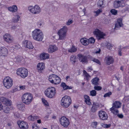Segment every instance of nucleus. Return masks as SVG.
<instances>
[{
	"label": "nucleus",
	"instance_id": "nucleus-34",
	"mask_svg": "<svg viewBox=\"0 0 129 129\" xmlns=\"http://www.w3.org/2000/svg\"><path fill=\"white\" fill-rule=\"evenodd\" d=\"M39 118V117L37 116H33L32 115L29 116L28 117V120L31 121H34Z\"/></svg>",
	"mask_w": 129,
	"mask_h": 129
},
{
	"label": "nucleus",
	"instance_id": "nucleus-4",
	"mask_svg": "<svg viewBox=\"0 0 129 129\" xmlns=\"http://www.w3.org/2000/svg\"><path fill=\"white\" fill-rule=\"evenodd\" d=\"M3 82L4 86L8 89L12 87L13 84V80L9 76L5 77L3 79Z\"/></svg>",
	"mask_w": 129,
	"mask_h": 129
},
{
	"label": "nucleus",
	"instance_id": "nucleus-16",
	"mask_svg": "<svg viewBox=\"0 0 129 129\" xmlns=\"http://www.w3.org/2000/svg\"><path fill=\"white\" fill-rule=\"evenodd\" d=\"M17 123L20 128L21 129H26L28 128V124L25 122L18 121Z\"/></svg>",
	"mask_w": 129,
	"mask_h": 129
},
{
	"label": "nucleus",
	"instance_id": "nucleus-32",
	"mask_svg": "<svg viewBox=\"0 0 129 129\" xmlns=\"http://www.w3.org/2000/svg\"><path fill=\"white\" fill-rule=\"evenodd\" d=\"M77 60V59L75 55H72L70 58V61L72 63H75Z\"/></svg>",
	"mask_w": 129,
	"mask_h": 129
},
{
	"label": "nucleus",
	"instance_id": "nucleus-29",
	"mask_svg": "<svg viewBox=\"0 0 129 129\" xmlns=\"http://www.w3.org/2000/svg\"><path fill=\"white\" fill-rule=\"evenodd\" d=\"M110 110L111 112L115 115H117L118 113V110L116 108L112 107L110 109Z\"/></svg>",
	"mask_w": 129,
	"mask_h": 129
},
{
	"label": "nucleus",
	"instance_id": "nucleus-51",
	"mask_svg": "<svg viewBox=\"0 0 129 129\" xmlns=\"http://www.w3.org/2000/svg\"><path fill=\"white\" fill-rule=\"evenodd\" d=\"M51 129H59V127L57 125H53L51 126Z\"/></svg>",
	"mask_w": 129,
	"mask_h": 129
},
{
	"label": "nucleus",
	"instance_id": "nucleus-54",
	"mask_svg": "<svg viewBox=\"0 0 129 129\" xmlns=\"http://www.w3.org/2000/svg\"><path fill=\"white\" fill-rule=\"evenodd\" d=\"M73 21L71 20H69L66 23V24L67 25H69L73 22Z\"/></svg>",
	"mask_w": 129,
	"mask_h": 129
},
{
	"label": "nucleus",
	"instance_id": "nucleus-35",
	"mask_svg": "<svg viewBox=\"0 0 129 129\" xmlns=\"http://www.w3.org/2000/svg\"><path fill=\"white\" fill-rule=\"evenodd\" d=\"M83 75L85 76L86 80L88 81L90 78V76L87 73L86 71L84 70L83 71Z\"/></svg>",
	"mask_w": 129,
	"mask_h": 129
},
{
	"label": "nucleus",
	"instance_id": "nucleus-9",
	"mask_svg": "<svg viewBox=\"0 0 129 129\" xmlns=\"http://www.w3.org/2000/svg\"><path fill=\"white\" fill-rule=\"evenodd\" d=\"M28 9L31 13L35 14H39L41 11L40 7L37 5H36L34 6H30L28 7Z\"/></svg>",
	"mask_w": 129,
	"mask_h": 129
},
{
	"label": "nucleus",
	"instance_id": "nucleus-14",
	"mask_svg": "<svg viewBox=\"0 0 129 129\" xmlns=\"http://www.w3.org/2000/svg\"><path fill=\"white\" fill-rule=\"evenodd\" d=\"M98 115L101 119L103 120H107L108 116L106 113L104 111H100L98 112Z\"/></svg>",
	"mask_w": 129,
	"mask_h": 129
},
{
	"label": "nucleus",
	"instance_id": "nucleus-59",
	"mask_svg": "<svg viewBox=\"0 0 129 129\" xmlns=\"http://www.w3.org/2000/svg\"><path fill=\"white\" fill-rule=\"evenodd\" d=\"M42 23L41 22H38L37 25L38 27H40L42 25Z\"/></svg>",
	"mask_w": 129,
	"mask_h": 129
},
{
	"label": "nucleus",
	"instance_id": "nucleus-33",
	"mask_svg": "<svg viewBox=\"0 0 129 129\" xmlns=\"http://www.w3.org/2000/svg\"><path fill=\"white\" fill-rule=\"evenodd\" d=\"M121 104L118 102L116 101L113 104L112 107L116 108H119L120 107Z\"/></svg>",
	"mask_w": 129,
	"mask_h": 129
},
{
	"label": "nucleus",
	"instance_id": "nucleus-31",
	"mask_svg": "<svg viewBox=\"0 0 129 129\" xmlns=\"http://www.w3.org/2000/svg\"><path fill=\"white\" fill-rule=\"evenodd\" d=\"M61 85L64 90L67 89H70L72 88V87L71 86H67L66 84L64 82H62L61 83Z\"/></svg>",
	"mask_w": 129,
	"mask_h": 129
},
{
	"label": "nucleus",
	"instance_id": "nucleus-6",
	"mask_svg": "<svg viewBox=\"0 0 129 129\" xmlns=\"http://www.w3.org/2000/svg\"><path fill=\"white\" fill-rule=\"evenodd\" d=\"M28 71L24 68H21L17 69L16 74L17 75L23 78H24L28 76Z\"/></svg>",
	"mask_w": 129,
	"mask_h": 129
},
{
	"label": "nucleus",
	"instance_id": "nucleus-58",
	"mask_svg": "<svg viewBox=\"0 0 129 129\" xmlns=\"http://www.w3.org/2000/svg\"><path fill=\"white\" fill-rule=\"evenodd\" d=\"M92 70V69L91 67H88L87 69V70L88 72H91Z\"/></svg>",
	"mask_w": 129,
	"mask_h": 129
},
{
	"label": "nucleus",
	"instance_id": "nucleus-28",
	"mask_svg": "<svg viewBox=\"0 0 129 129\" xmlns=\"http://www.w3.org/2000/svg\"><path fill=\"white\" fill-rule=\"evenodd\" d=\"M9 10L12 12H16L17 10V8L16 5L13 6L12 7H10L8 8Z\"/></svg>",
	"mask_w": 129,
	"mask_h": 129
},
{
	"label": "nucleus",
	"instance_id": "nucleus-12",
	"mask_svg": "<svg viewBox=\"0 0 129 129\" xmlns=\"http://www.w3.org/2000/svg\"><path fill=\"white\" fill-rule=\"evenodd\" d=\"M94 35H96L97 38L98 40L104 38V36H105V34L101 32L98 29H96L93 32Z\"/></svg>",
	"mask_w": 129,
	"mask_h": 129
},
{
	"label": "nucleus",
	"instance_id": "nucleus-21",
	"mask_svg": "<svg viewBox=\"0 0 129 129\" xmlns=\"http://www.w3.org/2000/svg\"><path fill=\"white\" fill-rule=\"evenodd\" d=\"M58 49L57 47L55 45H50L48 49V52L49 53L54 52Z\"/></svg>",
	"mask_w": 129,
	"mask_h": 129
},
{
	"label": "nucleus",
	"instance_id": "nucleus-7",
	"mask_svg": "<svg viewBox=\"0 0 129 129\" xmlns=\"http://www.w3.org/2000/svg\"><path fill=\"white\" fill-rule=\"evenodd\" d=\"M68 28L66 26H64L59 29L57 34L59 36V40H64L66 38Z\"/></svg>",
	"mask_w": 129,
	"mask_h": 129
},
{
	"label": "nucleus",
	"instance_id": "nucleus-10",
	"mask_svg": "<svg viewBox=\"0 0 129 129\" xmlns=\"http://www.w3.org/2000/svg\"><path fill=\"white\" fill-rule=\"evenodd\" d=\"M77 55L80 62L83 64L87 63L88 60L91 58V56L89 55L85 56L81 54H79Z\"/></svg>",
	"mask_w": 129,
	"mask_h": 129
},
{
	"label": "nucleus",
	"instance_id": "nucleus-46",
	"mask_svg": "<svg viewBox=\"0 0 129 129\" xmlns=\"http://www.w3.org/2000/svg\"><path fill=\"white\" fill-rule=\"evenodd\" d=\"M110 12L112 14L114 15H116L117 14V11L115 9H113L110 10Z\"/></svg>",
	"mask_w": 129,
	"mask_h": 129
},
{
	"label": "nucleus",
	"instance_id": "nucleus-24",
	"mask_svg": "<svg viewBox=\"0 0 129 129\" xmlns=\"http://www.w3.org/2000/svg\"><path fill=\"white\" fill-rule=\"evenodd\" d=\"M17 107L19 110L23 111L25 110V105L22 103H20L17 105Z\"/></svg>",
	"mask_w": 129,
	"mask_h": 129
},
{
	"label": "nucleus",
	"instance_id": "nucleus-17",
	"mask_svg": "<svg viewBox=\"0 0 129 129\" xmlns=\"http://www.w3.org/2000/svg\"><path fill=\"white\" fill-rule=\"evenodd\" d=\"M8 53V51L7 48L4 47L0 48V55L2 56H6Z\"/></svg>",
	"mask_w": 129,
	"mask_h": 129
},
{
	"label": "nucleus",
	"instance_id": "nucleus-42",
	"mask_svg": "<svg viewBox=\"0 0 129 129\" xmlns=\"http://www.w3.org/2000/svg\"><path fill=\"white\" fill-rule=\"evenodd\" d=\"M98 124V122L96 121H94L92 122L91 125V126L93 128H96Z\"/></svg>",
	"mask_w": 129,
	"mask_h": 129
},
{
	"label": "nucleus",
	"instance_id": "nucleus-56",
	"mask_svg": "<svg viewBox=\"0 0 129 129\" xmlns=\"http://www.w3.org/2000/svg\"><path fill=\"white\" fill-rule=\"evenodd\" d=\"M117 115L119 118H122L123 117V115L122 114H118V113Z\"/></svg>",
	"mask_w": 129,
	"mask_h": 129
},
{
	"label": "nucleus",
	"instance_id": "nucleus-43",
	"mask_svg": "<svg viewBox=\"0 0 129 129\" xmlns=\"http://www.w3.org/2000/svg\"><path fill=\"white\" fill-rule=\"evenodd\" d=\"M16 59V62H20L22 60H23V58L21 56L17 57Z\"/></svg>",
	"mask_w": 129,
	"mask_h": 129
},
{
	"label": "nucleus",
	"instance_id": "nucleus-11",
	"mask_svg": "<svg viewBox=\"0 0 129 129\" xmlns=\"http://www.w3.org/2000/svg\"><path fill=\"white\" fill-rule=\"evenodd\" d=\"M59 122L62 126L64 127H67L70 123L69 119L66 117L63 116L59 119Z\"/></svg>",
	"mask_w": 129,
	"mask_h": 129
},
{
	"label": "nucleus",
	"instance_id": "nucleus-60",
	"mask_svg": "<svg viewBox=\"0 0 129 129\" xmlns=\"http://www.w3.org/2000/svg\"><path fill=\"white\" fill-rule=\"evenodd\" d=\"M101 125L103 127L106 128V124L101 123Z\"/></svg>",
	"mask_w": 129,
	"mask_h": 129
},
{
	"label": "nucleus",
	"instance_id": "nucleus-37",
	"mask_svg": "<svg viewBox=\"0 0 129 129\" xmlns=\"http://www.w3.org/2000/svg\"><path fill=\"white\" fill-rule=\"evenodd\" d=\"M102 12V10L101 9H99L95 11H93V13H94V15L95 16H98Z\"/></svg>",
	"mask_w": 129,
	"mask_h": 129
},
{
	"label": "nucleus",
	"instance_id": "nucleus-3",
	"mask_svg": "<svg viewBox=\"0 0 129 129\" xmlns=\"http://www.w3.org/2000/svg\"><path fill=\"white\" fill-rule=\"evenodd\" d=\"M72 103L71 98L67 95L64 96L62 99L60 101L61 106L65 108L68 107Z\"/></svg>",
	"mask_w": 129,
	"mask_h": 129
},
{
	"label": "nucleus",
	"instance_id": "nucleus-57",
	"mask_svg": "<svg viewBox=\"0 0 129 129\" xmlns=\"http://www.w3.org/2000/svg\"><path fill=\"white\" fill-rule=\"evenodd\" d=\"M20 90H24L25 88V86L24 85L20 86L19 87Z\"/></svg>",
	"mask_w": 129,
	"mask_h": 129
},
{
	"label": "nucleus",
	"instance_id": "nucleus-55",
	"mask_svg": "<svg viewBox=\"0 0 129 129\" xmlns=\"http://www.w3.org/2000/svg\"><path fill=\"white\" fill-rule=\"evenodd\" d=\"M32 128L33 129H38L39 127L37 126L36 125L34 124L32 126Z\"/></svg>",
	"mask_w": 129,
	"mask_h": 129
},
{
	"label": "nucleus",
	"instance_id": "nucleus-53",
	"mask_svg": "<svg viewBox=\"0 0 129 129\" xmlns=\"http://www.w3.org/2000/svg\"><path fill=\"white\" fill-rule=\"evenodd\" d=\"M106 46L108 49H112V46L111 44L110 43H108L106 45Z\"/></svg>",
	"mask_w": 129,
	"mask_h": 129
},
{
	"label": "nucleus",
	"instance_id": "nucleus-20",
	"mask_svg": "<svg viewBox=\"0 0 129 129\" xmlns=\"http://www.w3.org/2000/svg\"><path fill=\"white\" fill-rule=\"evenodd\" d=\"M105 60L106 64L110 65L114 61V59L112 57L108 56L105 57Z\"/></svg>",
	"mask_w": 129,
	"mask_h": 129
},
{
	"label": "nucleus",
	"instance_id": "nucleus-19",
	"mask_svg": "<svg viewBox=\"0 0 129 129\" xmlns=\"http://www.w3.org/2000/svg\"><path fill=\"white\" fill-rule=\"evenodd\" d=\"M23 44L25 47L29 49H32L34 48V46L31 42L28 40H25L23 42Z\"/></svg>",
	"mask_w": 129,
	"mask_h": 129
},
{
	"label": "nucleus",
	"instance_id": "nucleus-38",
	"mask_svg": "<svg viewBox=\"0 0 129 129\" xmlns=\"http://www.w3.org/2000/svg\"><path fill=\"white\" fill-rule=\"evenodd\" d=\"M77 49L76 47L73 46L71 48L68 50V52L71 53L77 51Z\"/></svg>",
	"mask_w": 129,
	"mask_h": 129
},
{
	"label": "nucleus",
	"instance_id": "nucleus-25",
	"mask_svg": "<svg viewBox=\"0 0 129 129\" xmlns=\"http://www.w3.org/2000/svg\"><path fill=\"white\" fill-rule=\"evenodd\" d=\"M49 57V54L48 53H43L40 55V58L41 60H45Z\"/></svg>",
	"mask_w": 129,
	"mask_h": 129
},
{
	"label": "nucleus",
	"instance_id": "nucleus-40",
	"mask_svg": "<svg viewBox=\"0 0 129 129\" xmlns=\"http://www.w3.org/2000/svg\"><path fill=\"white\" fill-rule=\"evenodd\" d=\"M103 0H99L97 3L98 7H103Z\"/></svg>",
	"mask_w": 129,
	"mask_h": 129
},
{
	"label": "nucleus",
	"instance_id": "nucleus-62",
	"mask_svg": "<svg viewBox=\"0 0 129 129\" xmlns=\"http://www.w3.org/2000/svg\"><path fill=\"white\" fill-rule=\"evenodd\" d=\"M111 126V125L110 124H106V128H108L110 127Z\"/></svg>",
	"mask_w": 129,
	"mask_h": 129
},
{
	"label": "nucleus",
	"instance_id": "nucleus-63",
	"mask_svg": "<svg viewBox=\"0 0 129 129\" xmlns=\"http://www.w3.org/2000/svg\"><path fill=\"white\" fill-rule=\"evenodd\" d=\"M49 117V115H46L45 117V118L46 120H47Z\"/></svg>",
	"mask_w": 129,
	"mask_h": 129
},
{
	"label": "nucleus",
	"instance_id": "nucleus-64",
	"mask_svg": "<svg viewBox=\"0 0 129 129\" xmlns=\"http://www.w3.org/2000/svg\"><path fill=\"white\" fill-rule=\"evenodd\" d=\"M101 51V50L100 49H99L98 51H96L95 53L97 54V53H100V52Z\"/></svg>",
	"mask_w": 129,
	"mask_h": 129
},
{
	"label": "nucleus",
	"instance_id": "nucleus-52",
	"mask_svg": "<svg viewBox=\"0 0 129 129\" xmlns=\"http://www.w3.org/2000/svg\"><path fill=\"white\" fill-rule=\"evenodd\" d=\"M94 62L96 63L99 64H101L100 61L98 59L96 58H93V59H92Z\"/></svg>",
	"mask_w": 129,
	"mask_h": 129
},
{
	"label": "nucleus",
	"instance_id": "nucleus-2",
	"mask_svg": "<svg viewBox=\"0 0 129 129\" xmlns=\"http://www.w3.org/2000/svg\"><path fill=\"white\" fill-rule=\"evenodd\" d=\"M32 35L33 38L38 41H42L44 37L43 34L41 30L36 29L32 32Z\"/></svg>",
	"mask_w": 129,
	"mask_h": 129
},
{
	"label": "nucleus",
	"instance_id": "nucleus-45",
	"mask_svg": "<svg viewBox=\"0 0 129 129\" xmlns=\"http://www.w3.org/2000/svg\"><path fill=\"white\" fill-rule=\"evenodd\" d=\"M96 92L95 90H92L90 92V95L92 96H96Z\"/></svg>",
	"mask_w": 129,
	"mask_h": 129
},
{
	"label": "nucleus",
	"instance_id": "nucleus-23",
	"mask_svg": "<svg viewBox=\"0 0 129 129\" xmlns=\"http://www.w3.org/2000/svg\"><path fill=\"white\" fill-rule=\"evenodd\" d=\"M1 100L4 104L8 106H10L11 104V102L6 98L4 97L1 98Z\"/></svg>",
	"mask_w": 129,
	"mask_h": 129
},
{
	"label": "nucleus",
	"instance_id": "nucleus-22",
	"mask_svg": "<svg viewBox=\"0 0 129 129\" xmlns=\"http://www.w3.org/2000/svg\"><path fill=\"white\" fill-rule=\"evenodd\" d=\"M45 69V65L44 63H39L37 66V69L39 72H41Z\"/></svg>",
	"mask_w": 129,
	"mask_h": 129
},
{
	"label": "nucleus",
	"instance_id": "nucleus-30",
	"mask_svg": "<svg viewBox=\"0 0 129 129\" xmlns=\"http://www.w3.org/2000/svg\"><path fill=\"white\" fill-rule=\"evenodd\" d=\"M80 41L81 43L84 45H87L89 44L88 39L86 38H82Z\"/></svg>",
	"mask_w": 129,
	"mask_h": 129
},
{
	"label": "nucleus",
	"instance_id": "nucleus-47",
	"mask_svg": "<svg viewBox=\"0 0 129 129\" xmlns=\"http://www.w3.org/2000/svg\"><path fill=\"white\" fill-rule=\"evenodd\" d=\"M88 40L89 44L94 43L95 42V40L93 37L90 38Z\"/></svg>",
	"mask_w": 129,
	"mask_h": 129
},
{
	"label": "nucleus",
	"instance_id": "nucleus-41",
	"mask_svg": "<svg viewBox=\"0 0 129 129\" xmlns=\"http://www.w3.org/2000/svg\"><path fill=\"white\" fill-rule=\"evenodd\" d=\"M20 17L18 15L15 16L13 18L12 21L13 22H17L19 20Z\"/></svg>",
	"mask_w": 129,
	"mask_h": 129
},
{
	"label": "nucleus",
	"instance_id": "nucleus-26",
	"mask_svg": "<svg viewBox=\"0 0 129 129\" xmlns=\"http://www.w3.org/2000/svg\"><path fill=\"white\" fill-rule=\"evenodd\" d=\"M99 107L98 105L95 103H94L91 109V111L92 112H95L97 110L98 108Z\"/></svg>",
	"mask_w": 129,
	"mask_h": 129
},
{
	"label": "nucleus",
	"instance_id": "nucleus-8",
	"mask_svg": "<svg viewBox=\"0 0 129 129\" xmlns=\"http://www.w3.org/2000/svg\"><path fill=\"white\" fill-rule=\"evenodd\" d=\"M48 80L51 83L55 85L59 84L61 82V80L59 77L55 74L50 75Z\"/></svg>",
	"mask_w": 129,
	"mask_h": 129
},
{
	"label": "nucleus",
	"instance_id": "nucleus-36",
	"mask_svg": "<svg viewBox=\"0 0 129 129\" xmlns=\"http://www.w3.org/2000/svg\"><path fill=\"white\" fill-rule=\"evenodd\" d=\"M99 79L98 78H95L91 80L92 83L95 85H97L98 84Z\"/></svg>",
	"mask_w": 129,
	"mask_h": 129
},
{
	"label": "nucleus",
	"instance_id": "nucleus-1",
	"mask_svg": "<svg viewBox=\"0 0 129 129\" xmlns=\"http://www.w3.org/2000/svg\"><path fill=\"white\" fill-rule=\"evenodd\" d=\"M21 99L23 103L28 105L32 102L33 100V96L30 93L26 92L22 95Z\"/></svg>",
	"mask_w": 129,
	"mask_h": 129
},
{
	"label": "nucleus",
	"instance_id": "nucleus-44",
	"mask_svg": "<svg viewBox=\"0 0 129 129\" xmlns=\"http://www.w3.org/2000/svg\"><path fill=\"white\" fill-rule=\"evenodd\" d=\"M4 112L6 113H9L10 111V109L8 107H6L3 109Z\"/></svg>",
	"mask_w": 129,
	"mask_h": 129
},
{
	"label": "nucleus",
	"instance_id": "nucleus-39",
	"mask_svg": "<svg viewBox=\"0 0 129 129\" xmlns=\"http://www.w3.org/2000/svg\"><path fill=\"white\" fill-rule=\"evenodd\" d=\"M42 100L43 105L45 107H47L49 106V104L46 100L44 98H42Z\"/></svg>",
	"mask_w": 129,
	"mask_h": 129
},
{
	"label": "nucleus",
	"instance_id": "nucleus-61",
	"mask_svg": "<svg viewBox=\"0 0 129 129\" xmlns=\"http://www.w3.org/2000/svg\"><path fill=\"white\" fill-rule=\"evenodd\" d=\"M3 107L2 103L0 101V111H1L3 109Z\"/></svg>",
	"mask_w": 129,
	"mask_h": 129
},
{
	"label": "nucleus",
	"instance_id": "nucleus-50",
	"mask_svg": "<svg viewBox=\"0 0 129 129\" xmlns=\"http://www.w3.org/2000/svg\"><path fill=\"white\" fill-rule=\"evenodd\" d=\"M94 88L95 90H101L102 89L101 87L99 86H95Z\"/></svg>",
	"mask_w": 129,
	"mask_h": 129
},
{
	"label": "nucleus",
	"instance_id": "nucleus-18",
	"mask_svg": "<svg viewBox=\"0 0 129 129\" xmlns=\"http://www.w3.org/2000/svg\"><path fill=\"white\" fill-rule=\"evenodd\" d=\"M124 3H121V1L116 0L113 3V7L115 9L118 8L120 7H123L125 5Z\"/></svg>",
	"mask_w": 129,
	"mask_h": 129
},
{
	"label": "nucleus",
	"instance_id": "nucleus-13",
	"mask_svg": "<svg viewBox=\"0 0 129 129\" xmlns=\"http://www.w3.org/2000/svg\"><path fill=\"white\" fill-rule=\"evenodd\" d=\"M3 38L4 41L8 43H11L13 42V38L8 33L5 34L4 35Z\"/></svg>",
	"mask_w": 129,
	"mask_h": 129
},
{
	"label": "nucleus",
	"instance_id": "nucleus-48",
	"mask_svg": "<svg viewBox=\"0 0 129 129\" xmlns=\"http://www.w3.org/2000/svg\"><path fill=\"white\" fill-rule=\"evenodd\" d=\"M13 49L14 50H18L20 48V46L18 44H16L13 47Z\"/></svg>",
	"mask_w": 129,
	"mask_h": 129
},
{
	"label": "nucleus",
	"instance_id": "nucleus-15",
	"mask_svg": "<svg viewBox=\"0 0 129 129\" xmlns=\"http://www.w3.org/2000/svg\"><path fill=\"white\" fill-rule=\"evenodd\" d=\"M122 20V19L121 18H119L118 19L117 22H116L115 24L114 29L117 30L123 26Z\"/></svg>",
	"mask_w": 129,
	"mask_h": 129
},
{
	"label": "nucleus",
	"instance_id": "nucleus-27",
	"mask_svg": "<svg viewBox=\"0 0 129 129\" xmlns=\"http://www.w3.org/2000/svg\"><path fill=\"white\" fill-rule=\"evenodd\" d=\"M84 98L85 99V102L86 103L89 105H91V103L90 102V99L89 96L87 95H84Z\"/></svg>",
	"mask_w": 129,
	"mask_h": 129
},
{
	"label": "nucleus",
	"instance_id": "nucleus-5",
	"mask_svg": "<svg viewBox=\"0 0 129 129\" xmlns=\"http://www.w3.org/2000/svg\"><path fill=\"white\" fill-rule=\"evenodd\" d=\"M56 92V90L55 88L51 87L47 88L45 91L44 93L47 97L52 99L54 97Z\"/></svg>",
	"mask_w": 129,
	"mask_h": 129
},
{
	"label": "nucleus",
	"instance_id": "nucleus-49",
	"mask_svg": "<svg viewBox=\"0 0 129 129\" xmlns=\"http://www.w3.org/2000/svg\"><path fill=\"white\" fill-rule=\"evenodd\" d=\"M112 94V93L111 92H109L106 93L104 95V97L106 98V97H109Z\"/></svg>",
	"mask_w": 129,
	"mask_h": 129
}]
</instances>
